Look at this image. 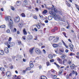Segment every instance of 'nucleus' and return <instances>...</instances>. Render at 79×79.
I'll return each instance as SVG.
<instances>
[{
  "mask_svg": "<svg viewBox=\"0 0 79 79\" xmlns=\"http://www.w3.org/2000/svg\"><path fill=\"white\" fill-rule=\"evenodd\" d=\"M6 21L10 22L8 25L9 27H11L13 24V20H11V18L10 16H8L6 18Z\"/></svg>",
  "mask_w": 79,
  "mask_h": 79,
  "instance_id": "obj_1",
  "label": "nucleus"
},
{
  "mask_svg": "<svg viewBox=\"0 0 79 79\" xmlns=\"http://www.w3.org/2000/svg\"><path fill=\"white\" fill-rule=\"evenodd\" d=\"M53 11L55 12H56V13L57 12V10H56V9L55 8H54V10L53 9H52V11H49V13L51 15H53V16H54V18H55L56 19L57 18V15H56L55 13L53 12Z\"/></svg>",
  "mask_w": 79,
  "mask_h": 79,
  "instance_id": "obj_2",
  "label": "nucleus"
},
{
  "mask_svg": "<svg viewBox=\"0 0 79 79\" xmlns=\"http://www.w3.org/2000/svg\"><path fill=\"white\" fill-rule=\"evenodd\" d=\"M35 52L37 54H40L42 53L40 49L38 48L35 49Z\"/></svg>",
  "mask_w": 79,
  "mask_h": 79,
  "instance_id": "obj_3",
  "label": "nucleus"
},
{
  "mask_svg": "<svg viewBox=\"0 0 79 79\" xmlns=\"http://www.w3.org/2000/svg\"><path fill=\"white\" fill-rule=\"evenodd\" d=\"M69 46L70 48V50L71 52H72V51H73V48H74V46L73 45V44H70L69 45Z\"/></svg>",
  "mask_w": 79,
  "mask_h": 79,
  "instance_id": "obj_4",
  "label": "nucleus"
},
{
  "mask_svg": "<svg viewBox=\"0 0 79 79\" xmlns=\"http://www.w3.org/2000/svg\"><path fill=\"white\" fill-rule=\"evenodd\" d=\"M34 48H30L29 50V52L30 53V54H32V53H33V52H34Z\"/></svg>",
  "mask_w": 79,
  "mask_h": 79,
  "instance_id": "obj_5",
  "label": "nucleus"
},
{
  "mask_svg": "<svg viewBox=\"0 0 79 79\" xmlns=\"http://www.w3.org/2000/svg\"><path fill=\"white\" fill-rule=\"evenodd\" d=\"M15 23H18L19 21V17H17L15 18Z\"/></svg>",
  "mask_w": 79,
  "mask_h": 79,
  "instance_id": "obj_6",
  "label": "nucleus"
},
{
  "mask_svg": "<svg viewBox=\"0 0 79 79\" xmlns=\"http://www.w3.org/2000/svg\"><path fill=\"white\" fill-rule=\"evenodd\" d=\"M11 75V73L10 71H7L6 73V76H7V77H10Z\"/></svg>",
  "mask_w": 79,
  "mask_h": 79,
  "instance_id": "obj_7",
  "label": "nucleus"
},
{
  "mask_svg": "<svg viewBox=\"0 0 79 79\" xmlns=\"http://www.w3.org/2000/svg\"><path fill=\"white\" fill-rule=\"evenodd\" d=\"M67 62H68V60L66 59H65L63 61V63L61 62V63L64 64V65H65L66 64V63H67Z\"/></svg>",
  "mask_w": 79,
  "mask_h": 79,
  "instance_id": "obj_8",
  "label": "nucleus"
},
{
  "mask_svg": "<svg viewBox=\"0 0 79 79\" xmlns=\"http://www.w3.org/2000/svg\"><path fill=\"white\" fill-rule=\"evenodd\" d=\"M4 51L6 53H8L9 52V50H8V48H6L4 49Z\"/></svg>",
  "mask_w": 79,
  "mask_h": 79,
  "instance_id": "obj_9",
  "label": "nucleus"
},
{
  "mask_svg": "<svg viewBox=\"0 0 79 79\" xmlns=\"http://www.w3.org/2000/svg\"><path fill=\"white\" fill-rule=\"evenodd\" d=\"M30 66L31 68H33V67H34V64H33L32 61H30Z\"/></svg>",
  "mask_w": 79,
  "mask_h": 79,
  "instance_id": "obj_10",
  "label": "nucleus"
},
{
  "mask_svg": "<svg viewBox=\"0 0 79 79\" xmlns=\"http://www.w3.org/2000/svg\"><path fill=\"white\" fill-rule=\"evenodd\" d=\"M13 77L15 79H20V77L19 76H17L16 75H15L13 76Z\"/></svg>",
  "mask_w": 79,
  "mask_h": 79,
  "instance_id": "obj_11",
  "label": "nucleus"
},
{
  "mask_svg": "<svg viewBox=\"0 0 79 79\" xmlns=\"http://www.w3.org/2000/svg\"><path fill=\"white\" fill-rule=\"evenodd\" d=\"M57 60L58 61L59 63H60V64H62V63H61L62 60L60 59L58 57H57Z\"/></svg>",
  "mask_w": 79,
  "mask_h": 79,
  "instance_id": "obj_12",
  "label": "nucleus"
},
{
  "mask_svg": "<svg viewBox=\"0 0 79 79\" xmlns=\"http://www.w3.org/2000/svg\"><path fill=\"white\" fill-rule=\"evenodd\" d=\"M52 46L54 48H56L58 47L59 45L57 44H52Z\"/></svg>",
  "mask_w": 79,
  "mask_h": 79,
  "instance_id": "obj_13",
  "label": "nucleus"
},
{
  "mask_svg": "<svg viewBox=\"0 0 79 79\" xmlns=\"http://www.w3.org/2000/svg\"><path fill=\"white\" fill-rule=\"evenodd\" d=\"M0 54L1 55H3L4 54V51L3 50H1L0 51Z\"/></svg>",
  "mask_w": 79,
  "mask_h": 79,
  "instance_id": "obj_14",
  "label": "nucleus"
},
{
  "mask_svg": "<svg viewBox=\"0 0 79 79\" xmlns=\"http://www.w3.org/2000/svg\"><path fill=\"white\" fill-rule=\"evenodd\" d=\"M70 67L72 69H73L75 68V65L74 64H73L71 66H70Z\"/></svg>",
  "mask_w": 79,
  "mask_h": 79,
  "instance_id": "obj_15",
  "label": "nucleus"
},
{
  "mask_svg": "<svg viewBox=\"0 0 79 79\" xmlns=\"http://www.w3.org/2000/svg\"><path fill=\"white\" fill-rule=\"evenodd\" d=\"M48 57L50 59H52L53 58V56L51 54H49L48 56Z\"/></svg>",
  "mask_w": 79,
  "mask_h": 79,
  "instance_id": "obj_16",
  "label": "nucleus"
},
{
  "mask_svg": "<svg viewBox=\"0 0 79 79\" xmlns=\"http://www.w3.org/2000/svg\"><path fill=\"white\" fill-rule=\"evenodd\" d=\"M23 34H24V35H26L27 34V32L26 31V29H25V28L23 30Z\"/></svg>",
  "mask_w": 79,
  "mask_h": 79,
  "instance_id": "obj_17",
  "label": "nucleus"
},
{
  "mask_svg": "<svg viewBox=\"0 0 79 79\" xmlns=\"http://www.w3.org/2000/svg\"><path fill=\"white\" fill-rule=\"evenodd\" d=\"M52 18L53 17H52V16H49L48 17V19L49 21H50V20H52Z\"/></svg>",
  "mask_w": 79,
  "mask_h": 79,
  "instance_id": "obj_18",
  "label": "nucleus"
},
{
  "mask_svg": "<svg viewBox=\"0 0 79 79\" xmlns=\"http://www.w3.org/2000/svg\"><path fill=\"white\" fill-rule=\"evenodd\" d=\"M40 78V79H47V77L45 76H42Z\"/></svg>",
  "mask_w": 79,
  "mask_h": 79,
  "instance_id": "obj_19",
  "label": "nucleus"
},
{
  "mask_svg": "<svg viewBox=\"0 0 79 79\" xmlns=\"http://www.w3.org/2000/svg\"><path fill=\"white\" fill-rule=\"evenodd\" d=\"M27 38L29 40L32 39V35H30Z\"/></svg>",
  "mask_w": 79,
  "mask_h": 79,
  "instance_id": "obj_20",
  "label": "nucleus"
},
{
  "mask_svg": "<svg viewBox=\"0 0 79 79\" xmlns=\"http://www.w3.org/2000/svg\"><path fill=\"white\" fill-rule=\"evenodd\" d=\"M10 45H11V46H12V47H13V46H15V43L14 42H12L10 44Z\"/></svg>",
  "mask_w": 79,
  "mask_h": 79,
  "instance_id": "obj_21",
  "label": "nucleus"
},
{
  "mask_svg": "<svg viewBox=\"0 0 79 79\" xmlns=\"http://www.w3.org/2000/svg\"><path fill=\"white\" fill-rule=\"evenodd\" d=\"M54 38H55V36H50L49 37V39L50 40H52L53 39H54Z\"/></svg>",
  "mask_w": 79,
  "mask_h": 79,
  "instance_id": "obj_22",
  "label": "nucleus"
},
{
  "mask_svg": "<svg viewBox=\"0 0 79 79\" xmlns=\"http://www.w3.org/2000/svg\"><path fill=\"white\" fill-rule=\"evenodd\" d=\"M23 26V23H20L19 24V26L20 27H22Z\"/></svg>",
  "mask_w": 79,
  "mask_h": 79,
  "instance_id": "obj_23",
  "label": "nucleus"
},
{
  "mask_svg": "<svg viewBox=\"0 0 79 79\" xmlns=\"http://www.w3.org/2000/svg\"><path fill=\"white\" fill-rule=\"evenodd\" d=\"M43 14H46L47 13V10H45L43 12Z\"/></svg>",
  "mask_w": 79,
  "mask_h": 79,
  "instance_id": "obj_24",
  "label": "nucleus"
},
{
  "mask_svg": "<svg viewBox=\"0 0 79 79\" xmlns=\"http://www.w3.org/2000/svg\"><path fill=\"white\" fill-rule=\"evenodd\" d=\"M21 15L22 17H23L24 18L26 17V15H25V14H24V13H22L21 14Z\"/></svg>",
  "mask_w": 79,
  "mask_h": 79,
  "instance_id": "obj_25",
  "label": "nucleus"
},
{
  "mask_svg": "<svg viewBox=\"0 0 79 79\" xmlns=\"http://www.w3.org/2000/svg\"><path fill=\"white\" fill-rule=\"evenodd\" d=\"M28 70L29 71L31 70V68L30 67H27L26 69V71H27Z\"/></svg>",
  "mask_w": 79,
  "mask_h": 79,
  "instance_id": "obj_26",
  "label": "nucleus"
},
{
  "mask_svg": "<svg viewBox=\"0 0 79 79\" xmlns=\"http://www.w3.org/2000/svg\"><path fill=\"white\" fill-rule=\"evenodd\" d=\"M57 76L56 75H53L52 76L53 79H55L56 78Z\"/></svg>",
  "mask_w": 79,
  "mask_h": 79,
  "instance_id": "obj_27",
  "label": "nucleus"
},
{
  "mask_svg": "<svg viewBox=\"0 0 79 79\" xmlns=\"http://www.w3.org/2000/svg\"><path fill=\"white\" fill-rule=\"evenodd\" d=\"M0 70H1L2 71H5V69L3 68H0Z\"/></svg>",
  "mask_w": 79,
  "mask_h": 79,
  "instance_id": "obj_28",
  "label": "nucleus"
},
{
  "mask_svg": "<svg viewBox=\"0 0 79 79\" xmlns=\"http://www.w3.org/2000/svg\"><path fill=\"white\" fill-rule=\"evenodd\" d=\"M6 26L5 25L1 26V28H5Z\"/></svg>",
  "mask_w": 79,
  "mask_h": 79,
  "instance_id": "obj_29",
  "label": "nucleus"
},
{
  "mask_svg": "<svg viewBox=\"0 0 79 79\" xmlns=\"http://www.w3.org/2000/svg\"><path fill=\"white\" fill-rule=\"evenodd\" d=\"M54 64L56 65V66H57V67H58V68H59L60 67V65H59L57 64L56 62L54 63Z\"/></svg>",
  "mask_w": 79,
  "mask_h": 79,
  "instance_id": "obj_30",
  "label": "nucleus"
},
{
  "mask_svg": "<svg viewBox=\"0 0 79 79\" xmlns=\"http://www.w3.org/2000/svg\"><path fill=\"white\" fill-rule=\"evenodd\" d=\"M61 58L62 59H64V58H65V55H63L61 56Z\"/></svg>",
  "mask_w": 79,
  "mask_h": 79,
  "instance_id": "obj_31",
  "label": "nucleus"
},
{
  "mask_svg": "<svg viewBox=\"0 0 79 79\" xmlns=\"http://www.w3.org/2000/svg\"><path fill=\"white\" fill-rule=\"evenodd\" d=\"M6 32L7 33H10V30L9 29H7L6 31Z\"/></svg>",
  "mask_w": 79,
  "mask_h": 79,
  "instance_id": "obj_32",
  "label": "nucleus"
},
{
  "mask_svg": "<svg viewBox=\"0 0 79 79\" xmlns=\"http://www.w3.org/2000/svg\"><path fill=\"white\" fill-rule=\"evenodd\" d=\"M12 32H16V29L15 28L14 29V30L12 31Z\"/></svg>",
  "mask_w": 79,
  "mask_h": 79,
  "instance_id": "obj_33",
  "label": "nucleus"
},
{
  "mask_svg": "<svg viewBox=\"0 0 79 79\" xmlns=\"http://www.w3.org/2000/svg\"><path fill=\"white\" fill-rule=\"evenodd\" d=\"M33 18H34V19H37V17L36 15H34L33 16Z\"/></svg>",
  "mask_w": 79,
  "mask_h": 79,
  "instance_id": "obj_34",
  "label": "nucleus"
},
{
  "mask_svg": "<svg viewBox=\"0 0 79 79\" xmlns=\"http://www.w3.org/2000/svg\"><path fill=\"white\" fill-rule=\"evenodd\" d=\"M43 52L44 54H45V53H46V51H45V49H43Z\"/></svg>",
  "mask_w": 79,
  "mask_h": 79,
  "instance_id": "obj_35",
  "label": "nucleus"
},
{
  "mask_svg": "<svg viewBox=\"0 0 79 79\" xmlns=\"http://www.w3.org/2000/svg\"><path fill=\"white\" fill-rule=\"evenodd\" d=\"M75 5L76 6V7L77 9V8H79V6L75 4Z\"/></svg>",
  "mask_w": 79,
  "mask_h": 79,
  "instance_id": "obj_36",
  "label": "nucleus"
},
{
  "mask_svg": "<svg viewBox=\"0 0 79 79\" xmlns=\"http://www.w3.org/2000/svg\"><path fill=\"white\" fill-rule=\"evenodd\" d=\"M54 59H51L50 60V61L51 63H52L53 62H54Z\"/></svg>",
  "mask_w": 79,
  "mask_h": 79,
  "instance_id": "obj_37",
  "label": "nucleus"
},
{
  "mask_svg": "<svg viewBox=\"0 0 79 79\" xmlns=\"http://www.w3.org/2000/svg\"><path fill=\"white\" fill-rule=\"evenodd\" d=\"M51 71H52V73H56V71L53 70V69H51Z\"/></svg>",
  "mask_w": 79,
  "mask_h": 79,
  "instance_id": "obj_38",
  "label": "nucleus"
},
{
  "mask_svg": "<svg viewBox=\"0 0 79 79\" xmlns=\"http://www.w3.org/2000/svg\"><path fill=\"white\" fill-rule=\"evenodd\" d=\"M37 27L38 29H40V26L39 25H37Z\"/></svg>",
  "mask_w": 79,
  "mask_h": 79,
  "instance_id": "obj_39",
  "label": "nucleus"
},
{
  "mask_svg": "<svg viewBox=\"0 0 79 79\" xmlns=\"http://www.w3.org/2000/svg\"><path fill=\"white\" fill-rule=\"evenodd\" d=\"M75 54L73 53V52H71L70 54V56H73V55H74Z\"/></svg>",
  "mask_w": 79,
  "mask_h": 79,
  "instance_id": "obj_40",
  "label": "nucleus"
},
{
  "mask_svg": "<svg viewBox=\"0 0 79 79\" xmlns=\"http://www.w3.org/2000/svg\"><path fill=\"white\" fill-rule=\"evenodd\" d=\"M12 59H13V60H14V59H15V58H16V56H12Z\"/></svg>",
  "mask_w": 79,
  "mask_h": 79,
  "instance_id": "obj_41",
  "label": "nucleus"
},
{
  "mask_svg": "<svg viewBox=\"0 0 79 79\" xmlns=\"http://www.w3.org/2000/svg\"><path fill=\"white\" fill-rule=\"evenodd\" d=\"M18 43L19 44V45H21V41H18Z\"/></svg>",
  "mask_w": 79,
  "mask_h": 79,
  "instance_id": "obj_42",
  "label": "nucleus"
},
{
  "mask_svg": "<svg viewBox=\"0 0 79 79\" xmlns=\"http://www.w3.org/2000/svg\"><path fill=\"white\" fill-rule=\"evenodd\" d=\"M59 73L60 74H61L62 73H63V71H62V70H60L59 71Z\"/></svg>",
  "mask_w": 79,
  "mask_h": 79,
  "instance_id": "obj_43",
  "label": "nucleus"
},
{
  "mask_svg": "<svg viewBox=\"0 0 79 79\" xmlns=\"http://www.w3.org/2000/svg\"><path fill=\"white\" fill-rule=\"evenodd\" d=\"M46 64H47V66H49V65H50V63H49V62H47L46 63Z\"/></svg>",
  "mask_w": 79,
  "mask_h": 79,
  "instance_id": "obj_44",
  "label": "nucleus"
},
{
  "mask_svg": "<svg viewBox=\"0 0 79 79\" xmlns=\"http://www.w3.org/2000/svg\"><path fill=\"white\" fill-rule=\"evenodd\" d=\"M43 44L40 43L39 44V46H42V45H43Z\"/></svg>",
  "mask_w": 79,
  "mask_h": 79,
  "instance_id": "obj_45",
  "label": "nucleus"
},
{
  "mask_svg": "<svg viewBox=\"0 0 79 79\" xmlns=\"http://www.w3.org/2000/svg\"><path fill=\"white\" fill-rule=\"evenodd\" d=\"M60 51L62 52V53H63L64 52V50H60Z\"/></svg>",
  "mask_w": 79,
  "mask_h": 79,
  "instance_id": "obj_46",
  "label": "nucleus"
},
{
  "mask_svg": "<svg viewBox=\"0 0 79 79\" xmlns=\"http://www.w3.org/2000/svg\"><path fill=\"white\" fill-rule=\"evenodd\" d=\"M57 41H58V40H56V39H54L53 41V42H57Z\"/></svg>",
  "mask_w": 79,
  "mask_h": 79,
  "instance_id": "obj_47",
  "label": "nucleus"
},
{
  "mask_svg": "<svg viewBox=\"0 0 79 79\" xmlns=\"http://www.w3.org/2000/svg\"><path fill=\"white\" fill-rule=\"evenodd\" d=\"M11 9L12 10H13V11H14L15 10V8L13 7H11Z\"/></svg>",
  "mask_w": 79,
  "mask_h": 79,
  "instance_id": "obj_48",
  "label": "nucleus"
},
{
  "mask_svg": "<svg viewBox=\"0 0 79 79\" xmlns=\"http://www.w3.org/2000/svg\"><path fill=\"white\" fill-rule=\"evenodd\" d=\"M72 74H75V71H74V70H73L72 71Z\"/></svg>",
  "mask_w": 79,
  "mask_h": 79,
  "instance_id": "obj_49",
  "label": "nucleus"
},
{
  "mask_svg": "<svg viewBox=\"0 0 79 79\" xmlns=\"http://www.w3.org/2000/svg\"><path fill=\"white\" fill-rule=\"evenodd\" d=\"M66 77V79H69V75H67Z\"/></svg>",
  "mask_w": 79,
  "mask_h": 79,
  "instance_id": "obj_50",
  "label": "nucleus"
},
{
  "mask_svg": "<svg viewBox=\"0 0 79 79\" xmlns=\"http://www.w3.org/2000/svg\"><path fill=\"white\" fill-rule=\"evenodd\" d=\"M11 39H12V38L11 37H9V39L8 40V41L10 42V41H11Z\"/></svg>",
  "mask_w": 79,
  "mask_h": 79,
  "instance_id": "obj_51",
  "label": "nucleus"
},
{
  "mask_svg": "<svg viewBox=\"0 0 79 79\" xmlns=\"http://www.w3.org/2000/svg\"><path fill=\"white\" fill-rule=\"evenodd\" d=\"M21 3V2L20 1H17V4H20Z\"/></svg>",
  "mask_w": 79,
  "mask_h": 79,
  "instance_id": "obj_52",
  "label": "nucleus"
},
{
  "mask_svg": "<svg viewBox=\"0 0 79 79\" xmlns=\"http://www.w3.org/2000/svg\"><path fill=\"white\" fill-rule=\"evenodd\" d=\"M26 36H23L22 37L23 39V40H26V38H25Z\"/></svg>",
  "mask_w": 79,
  "mask_h": 79,
  "instance_id": "obj_53",
  "label": "nucleus"
},
{
  "mask_svg": "<svg viewBox=\"0 0 79 79\" xmlns=\"http://www.w3.org/2000/svg\"><path fill=\"white\" fill-rule=\"evenodd\" d=\"M24 3H25L26 5H27V1H25Z\"/></svg>",
  "mask_w": 79,
  "mask_h": 79,
  "instance_id": "obj_54",
  "label": "nucleus"
},
{
  "mask_svg": "<svg viewBox=\"0 0 79 79\" xmlns=\"http://www.w3.org/2000/svg\"><path fill=\"white\" fill-rule=\"evenodd\" d=\"M10 43H11V42L10 41H9V42H7L8 45H10Z\"/></svg>",
  "mask_w": 79,
  "mask_h": 79,
  "instance_id": "obj_55",
  "label": "nucleus"
},
{
  "mask_svg": "<svg viewBox=\"0 0 79 79\" xmlns=\"http://www.w3.org/2000/svg\"><path fill=\"white\" fill-rule=\"evenodd\" d=\"M63 34H64V35L65 36V37H67V36H66V34L64 32H63Z\"/></svg>",
  "mask_w": 79,
  "mask_h": 79,
  "instance_id": "obj_56",
  "label": "nucleus"
},
{
  "mask_svg": "<svg viewBox=\"0 0 79 79\" xmlns=\"http://www.w3.org/2000/svg\"><path fill=\"white\" fill-rule=\"evenodd\" d=\"M34 30H35V31H36V32H37V28H34Z\"/></svg>",
  "mask_w": 79,
  "mask_h": 79,
  "instance_id": "obj_57",
  "label": "nucleus"
},
{
  "mask_svg": "<svg viewBox=\"0 0 79 79\" xmlns=\"http://www.w3.org/2000/svg\"><path fill=\"white\" fill-rule=\"evenodd\" d=\"M67 5H68V6H69H69H71V5H70V4L67 3Z\"/></svg>",
  "mask_w": 79,
  "mask_h": 79,
  "instance_id": "obj_58",
  "label": "nucleus"
},
{
  "mask_svg": "<svg viewBox=\"0 0 79 79\" xmlns=\"http://www.w3.org/2000/svg\"><path fill=\"white\" fill-rule=\"evenodd\" d=\"M44 22L45 23H48V21L47 20H45L44 21Z\"/></svg>",
  "mask_w": 79,
  "mask_h": 79,
  "instance_id": "obj_59",
  "label": "nucleus"
},
{
  "mask_svg": "<svg viewBox=\"0 0 79 79\" xmlns=\"http://www.w3.org/2000/svg\"><path fill=\"white\" fill-rule=\"evenodd\" d=\"M5 45H8V42H6L5 43Z\"/></svg>",
  "mask_w": 79,
  "mask_h": 79,
  "instance_id": "obj_60",
  "label": "nucleus"
},
{
  "mask_svg": "<svg viewBox=\"0 0 79 79\" xmlns=\"http://www.w3.org/2000/svg\"><path fill=\"white\" fill-rule=\"evenodd\" d=\"M68 63H69V64H71V62L70 61H68Z\"/></svg>",
  "mask_w": 79,
  "mask_h": 79,
  "instance_id": "obj_61",
  "label": "nucleus"
},
{
  "mask_svg": "<svg viewBox=\"0 0 79 79\" xmlns=\"http://www.w3.org/2000/svg\"><path fill=\"white\" fill-rule=\"evenodd\" d=\"M72 73H70L69 74V76L71 77L72 76Z\"/></svg>",
  "mask_w": 79,
  "mask_h": 79,
  "instance_id": "obj_62",
  "label": "nucleus"
},
{
  "mask_svg": "<svg viewBox=\"0 0 79 79\" xmlns=\"http://www.w3.org/2000/svg\"><path fill=\"white\" fill-rule=\"evenodd\" d=\"M39 16L40 17V18H43V15H39Z\"/></svg>",
  "mask_w": 79,
  "mask_h": 79,
  "instance_id": "obj_63",
  "label": "nucleus"
},
{
  "mask_svg": "<svg viewBox=\"0 0 79 79\" xmlns=\"http://www.w3.org/2000/svg\"><path fill=\"white\" fill-rule=\"evenodd\" d=\"M66 68V69L68 70V68H69V65L67 66Z\"/></svg>",
  "mask_w": 79,
  "mask_h": 79,
  "instance_id": "obj_64",
  "label": "nucleus"
}]
</instances>
